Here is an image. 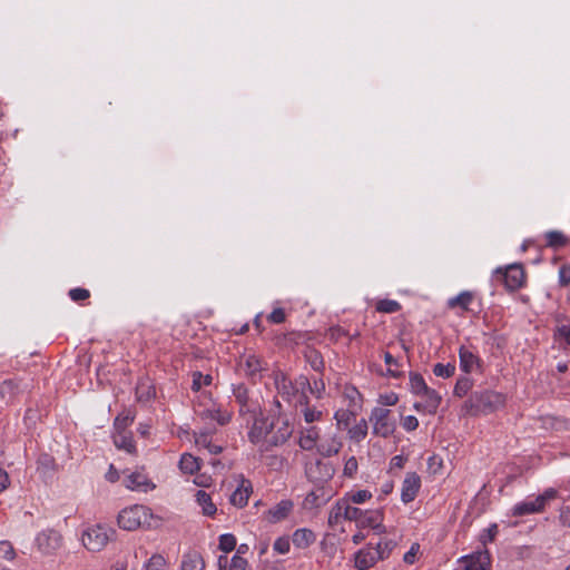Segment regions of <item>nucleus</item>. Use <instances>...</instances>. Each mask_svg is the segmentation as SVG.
<instances>
[{
    "label": "nucleus",
    "mask_w": 570,
    "mask_h": 570,
    "mask_svg": "<svg viewBox=\"0 0 570 570\" xmlns=\"http://www.w3.org/2000/svg\"><path fill=\"white\" fill-rule=\"evenodd\" d=\"M118 524L127 531H134L139 528L150 529L159 524V519L153 514L148 507L134 504L119 512Z\"/></svg>",
    "instance_id": "obj_1"
},
{
    "label": "nucleus",
    "mask_w": 570,
    "mask_h": 570,
    "mask_svg": "<svg viewBox=\"0 0 570 570\" xmlns=\"http://www.w3.org/2000/svg\"><path fill=\"white\" fill-rule=\"evenodd\" d=\"M245 420L247 424L252 422L248 431L249 441L258 446L259 452H266L267 439L276 420L264 416L262 411L261 414L248 416Z\"/></svg>",
    "instance_id": "obj_2"
},
{
    "label": "nucleus",
    "mask_w": 570,
    "mask_h": 570,
    "mask_svg": "<svg viewBox=\"0 0 570 570\" xmlns=\"http://www.w3.org/2000/svg\"><path fill=\"white\" fill-rule=\"evenodd\" d=\"M474 413H492L505 404L504 394L495 391L475 392L470 399Z\"/></svg>",
    "instance_id": "obj_3"
},
{
    "label": "nucleus",
    "mask_w": 570,
    "mask_h": 570,
    "mask_svg": "<svg viewBox=\"0 0 570 570\" xmlns=\"http://www.w3.org/2000/svg\"><path fill=\"white\" fill-rule=\"evenodd\" d=\"M233 395L239 405V414L247 419L248 416L261 414V404L257 399L249 395L245 384H233Z\"/></svg>",
    "instance_id": "obj_4"
},
{
    "label": "nucleus",
    "mask_w": 570,
    "mask_h": 570,
    "mask_svg": "<svg viewBox=\"0 0 570 570\" xmlns=\"http://www.w3.org/2000/svg\"><path fill=\"white\" fill-rule=\"evenodd\" d=\"M373 433L382 438H389L395 431V422L391 419V411L384 407H374L370 415Z\"/></svg>",
    "instance_id": "obj_5"
},
{
    "label": "nucleus",
    "mask_w": 570,
    "mask_h": 570,
    "mask_svg": "<svg viewBox=\"0 0 570 570\" xmlns=\"http://www.w3.org/2000/svg\"><path fill=\"white\" fill-rule=\"evenodd\" d=\"M293 433V428L286 419H276L267 439L266 452L284 444Z\"/></svg>",
    "instance_id": "obj_6"
},
{
    "label": "nucleus",
    "mask_w": 570,
    "mask_h": 570,
    "mask_svg": "<svg viewBox=\"0 0 570 570\" xmlns=\"http://www.w3.org/2000/svg\"><path fill=\"white\" fill-rule=\"evenodd\" d=\"M108 540V530L102 525H94L82 533V543L89 551H100Z\"/></svg>",
    "instance_id": "obj_7"
},
{
    "label": "nucleus",
    "mask_w": 570,
    "mask_h": 570,
    "mask_svg": "<svg viewBox=\"0 0 570 570\" xmlns=\"http://www.w3.org/2000/svg\"><path fill=\"white\" fill-rule=\"evenodd\" d=\"M124 484L131 491L148 492L155 488V484L149 480L144 470L126 471Z\"/></svg>",
    "instance_id": "obj_8"
},
{
    "label": "nucleus",
    "mask_w": 570,
    "mask_h": 570,
    "mask_svg": "<svg viewBox=\"0 0 570 570\" xmlns=\"http://www.w3.org/2000/svg\"><path fill=\"white\" fill-rule=\"evenodd\" d=\"M419 396L422 399V401L415 402L413 404L414 410L431 415L435 414L441 404L442 396L431 387H429L426 392H423Z\"/></svg>",
    "instance_id": "obj_9"
},
{
    "label": "nucleus",
    "mask_w": 570,
    "mask_h": 570,
    "mask_svg": "<svg viewBox=\"0 0 570 570\" xmlns=\"http://www.w3.org/2000/svg\"><path fill=\"white\" fill-rule=\"evenodd\" d=\"M266 364L255 354H245L240 356L238 367L244 374L253 380L266 370Z\"/></svg>",
    "instance_id": "obj_10"
},
{
    "label": "nucleus",
    "mask_w": 570,
    "mask_h": 570,
    "mask_svg": "<svg viewBox=\"0 0 570 570\" xmlns=\"http://www.w3.org/2000/svg\"><path fill=\"white\" fill-rule=\"evenodd\" d=\"M421 488V478L415 472L406 473L401 487V501L412 502Z\"/></svg>",
    "instance_id": "obj_11"
},
{
    "label": "nucleus",
    "mask_w": 570,
    "mask_h": 570,
    "mask_svg": "<svg viewBox=\"0 0 570 570\" xmlns=\"http://www.w3.org/2000/svg\"><path fill=\"white\" fill-rule=\"evenodd\" d=\"M343 446L342 438L338 433H328L324 435L317 445V452L325 458L336 455Z\"/></svg>",
    "instance_id": "obj_12"
},
{
    "label": "nucleus",
    "mask_w": 570,
    "mask_h": 570,
    "mask_svg": "<svg viewBox=\"0 0 570 570\" xmlns=\"http://www.w3.org/2000/svg\"><path fill=\"white\" fill-rule=\"evenodd\" d=\"M463 570H485L490 564V554L487 550L476 551L460 559Z\"/></svg>",
    "instance_id": "obj_13"
},
{
    "label": "nucleus",
    "mask_w": 570,
    "mask_h": 570,
    "mask_svg": "<svg viewBox=\"0 0 570 570\" xmlns=\"http://www.w3.org/2000/svg\"><path fill=\"white\" fill-rule=\"evenodd\" d=\"M253 492V485L252 482L245 478H240L239 484L234 490V492L229 497V502L238 508L242 509L247 505L249 495Z\"/></svg>",
    "instance_id": "obj_14"
},
{
    "label": "nucleus",
    "mask_w": 570,
    "mask_h": 570,
    "mask_svg": "<svg viewBox=\"0 0 570 570\" xmlns=\"http://www.w3.org/2000/svg\"><path fill=\"white\" fill-rule=\"evenodd\" d=\"M36 543L39 550L50 553L60 547L61 535L55 530H45L37 535Z\"/></svg>",
    "instance_id": "obj_15"
},
{
    "label": "nucleus",
    "mask_w": 570,
    "mask_h": 570,
    "mask_svg": "<svg viewBox=\"0 0 570 570\" xmlns=\"http://www.w3.org/2000/svg\"><path fill=\"white\" fill-rule=\"evenodd\" d=\"M380 552L368 544L355 553V568L357 570H367L380 560Z\"/></svg>",
    "instance_id": "obj_16"
},
{
    "label": "nucleus",
    "mask_w": 570,
    "mask_h": 570,
    "mask_svg": "<svg viewBox=\"0 0 570 570\" xmlns=\"http://www.w3.org/2000/svg\"><path fill=\"white\" fill-rule=\"evenodd\" d=\"M502 275L504 285L509 291H515L524 283V271L521 265L513 264L508 266Z\"/></svg>",
    "instance_id": "obj_17"
},
{
    "label": "nucleus",
    "mask_w": 570,
    "mask_h": 570,
    "mask_svg": "<svg viewBox=\"0 0 570 570\" xmlns=\"http://www.w3.org/2000/svg\"><path fill=\"white\" fill-rule=\"evenodd\" d=\"M334 474V469L320 460L306 466V475L313 482H323L331 479Z\"/></svg>",
    "instance_id": "obj_18"
},
{
    "label": "nucleus",
    "mask_w": 570,
    "mask_h": 570,
    "mask_svg": "<svg viewBox=\"0 0 570 570\" xmlns=\"http://www.w3.org/2000/svg\"><path fill=\"white\" fill-rule=\"evenodd\" d=\"M543 509L542 498H527L524 501H521L513 507L512 513L515 517H522L541 512Z\"/></svg>",
    "instance_id": "obj_19"
},
{
    "label": "nucleus",
    "mask_w": 570,
    "mask_h": 570,
    "mask_svg": "<svg viewBox=\"0 0 570 570\" xmlns=\"http://www.w3.org/2000/svg\"><path fill=\"white\" fill-rule=\"evenodd\" d=\"M383 513L381 510H364L358 527L371 528L376 533H383L385 531L382 524Z\"/></svg>",
    "instance_id": "obj_20"
},
{
    "label": "nucleus",
    "mask_w": 570,
    "mask_h": 570,
    "mask_svg": "<svg viewBox=\"0 0 570 570\" xmlns=\"http://www.w3.org/2000/svg\"><path fill=\"white\" fill-rule=\"evenodd\" d=\"M318 440L320 432L316 426L303 428L299 431L298 445L304 451L317 450Z\"/></svg>",
    "instance_id": "obj_21"
},
{
    "label": "nucleus",
    "mask_w": 570,
    "mask_h": 570,
    "mask_svg": "<svg viewBox=\"0 0 570 570\" xmlns=\"http://www.w3.org/2000/svg\"><path fill=\"white\" fill-rule=\"evenodd\" d=\"M459 357L460 367L465 373H471L480 367V358L464 346L460 347Z\"/></svg>",
    "instance_id": "obj_22"
},
{
    "label": "nucleus",
    "mask_w": 570,
    "mask_h": 570,
    "mask_svg": "<svg viewBox=\"0 0 570 570\" xmlns=\"http://www.w3.org/2000/svg\"><path fill=\"white\" fill-rule=\"evenodd\" d=\"M293 509V503L288 500H282L275 507L269 509L266 513V518L269 522L276 523L286 519Z\"/></svg>",
    "instance_id": "obj_23"
},
{
    "label": "nucleus",
    "mask_w": 570,
    "mask_h": 570,
    "mask_svg": "<svg viewBox=\"0 0 570 570\" xmlns=\"http://www.w3.org/2000/svg\"><path fill=\"white\" fill-rule=\"evenodd\" d=\"M316 540L315 533L307 528H299L292 535L293 544L298 549H306Z\"/></svg>",
    "instance_id": "obj_24"
},
{
    "label": "nucleus",
    "mask_w": 570,
    "mask_h": 570,
    "mask_svg": "<svg viewBox=\"0 0 570 570\" xmlns=\"http://www.w3.org/2000/svg\"><path fill=\"white\" fill-rule=\"evenodd\" d=\"M205 562L197 551H190L183 556L180 570H204Z\"/></svg>",
    "instance_id": "obj_25"
},
{
    "label": "nucleus",
    "mask_w": 570,
    "mask_h": 570,
    "mask_svg": "<svg viewBox=\"0 0 570 570\" xmlns=\"http://www.w3.org/2000/svg\"><path fill=\"white\" fill-rule=\"evenodd\" d=\"M298 404L302 406V415L304 421L308 424L320 421L323 416V412L317 410L316 407H312L308 405L307 395H303L298 399Z\"/></svg>",
    "instance_id": "obj_26"
},
{
    "label": "nucleus",
    "mask_w": 570,
    "mask_h": 570,
    "mask_svg": "<svg viewBox=\"0 0 570 570\" xmlns=\"http://www.w3.org/2000/svg\"><path fill=\"white\" fill-rule=\"evenodd\" d=\"M114 444L117 449L124 450L128 453H134L136 451V445L132 439L131 433L129 432H114L112 435Z\"/></svg>",
    "instance_id": "obj_27"
},
{
    "label": "nucleus",
    "mask_w": 570,
    "mask_h": 570,
    "mask_svg": "<svg viewBox=\"0 0 570 570\" xmlns=\"http://www.w3.org/2000/svg\"><path fill=\"white\" fill-rule=\"evenodd\" d=\"M200 417L204 420H213L218 422L220 425H225L230 421V414L227 411H222L217 406H212L208 409H205L199 413Z\"/></svg>",
    "instance_id": "obj_28"
},
{
    "label": "nucleus",
    "mask_w": 570,
    "mask_h": 570,
    "mask_svg": "<svg viewBox=\"0 0 570 570\" xmlns=\"http://www.w3.org/2000/svg\"><path fill=\"white\" fill-rule=\"evenodd\" d=\"M553 340L563 351L570 352V325H558L553 331Z\"/></svg>",
    "instance_id": "obj_29"
},
{
    "label": "nucleus",
    "mask_w": 570,
    "mask_h": 570,
    "mask_svg": "<svg viewBox=\"0 0 570 570\" xmlns=\"http://www.w3.org/2000/svg\"><path fill=\"white\" fill-rule=\"evenodd\" d=\"M195 444L199 449L207 450L210 454H218L222 452V446L212 442V436L207 432L195 433Z\"/></svg>",
    "instance_id": "obj_30"
},
{
    "label": "nucleus",
    "mask_w": 570,
    "mask_h": 570,
    "mask_svg": "<svg viewBox=\"0 0 570 570\" xmlns=\"http://www.w3.org/2000/svg\"><path fill=\"white\" fill-rule=\"evenodd\" d=\"M196 501L205 515L213 517L216 513L217 508L206 491L198 490L196 492Z\"/></svg>",
    "instance_id": "obj_31"
},
{
    "label": "nucleus",
    "mask_w": 570,
    "mask_h": 570,
    "mask_svg": "<svg viewBox=\"0 0 570 570\" xmlns=\"http://www.w3.org/2000/svg\"><path fill=\"white\" fill-rule=\"evenodd\" d=\"M275 384L278 390V392L286 396L287 400H291V397L296 395V392L294 390L293 381L289 380L285 374L279 373L275 376Z\"/></svg>",
    "instance_id": "obj_32"
},
{
    "label": "nucleus",
    "mask_w": 570,
    "mask_h": 570,
    "mask_svg": "<svg viewBox=\"0 0 570 570\" xmlns=\"http://www.w3.org/2000/svg\"><path fill=\"white\" fill-rule=\"evenodd\" d=\"M472 301L473 294L469 291H463L459 295L450 298L448 301V306L450 308L460 307L462 311H468Z\"/></svg>",
    "instance_id": "obj_33"
},
{
    "label": "nucleus",
    "mask_w": 570,
    "mask_h": 570,
    "mask_svg": "<svg viewBox=\"0 0 570 570\" xmlns=\"http://www.w3.org/2000/svg\"><path fill=\"white\" fill-rule=\"evenodd\" d=\"M179 469L184 473L194 474L200 469L199 460L189 453H184L179 460Z\"/></svg>",
    "instance_id": "obj_34"
},
{
    "label": "nucleus",
    "mask_w": 570,
    "mask_h": 570,
    "mask_svg": "<svg viewBox=\"0 0 570 570\" xmlns=\"http://www.w3.org/2000/svg\"><path fill=\"white\" fill-rule=\"evenodd\" d=\"M343 520H345L344 501L341 499L331 508L327 522L331 528H334L338 525Z\"/></svg>",
    "instance_id": "obj_35"
},
{
    "label": "nucleus",
    "mask_w": 570,
    "mask_h": 570,
    "mask_svg": "<svg viewBox=\"0 0 570 570\" xmlns=\"http://www.w3.org/2000/svg\"><path fill=\"white\" fill-rule=\"evenodd\" d=\"M56 460L48 453H42L37 460V470L42 474H50L56 471Z\"/></svg>",
    "instance_id": "obj_36"
},
{
    "label": "nucleus",
    "mask_w": 570,
    "mask_h": 570,
    "mask_svg": "<svg viewBox=\"0 0 570 570\" xmlns=\"http://www.w3.org/2000/svg\"><path fill=\"white\" fill-rule=\"evenodd\" d=\"M410 391L412 394L419 396L423 392H426L429 386L426 385L423 376L419 373L411 372L410 373Z\"/></svg>",
    "instance_id": "obj_37"
},
{
    "label": "nucleus",
    "mask_w": 570,
    "mask_h": 570,
    "mask_svg": "<svg viewBox=\"0 0 570 570\" xmlns=\"http://www.w3.org/2000/svg\"><path fill=\"white\" fill-rule=\"evenodd\" d=\"M367 430V421L365 419H362L353 428L348 430L350 439L355 442H361L366 438Z\"/></svg>",
    "instance_id": "obj_38"
},
{
    "label": "nucleus",
    "mask_w": 570,
    "mask_h": 570,
    "mask_svg": "<svg viewBox=\"0 0 570 570\" xmlns=\"http://www.w3.org/2000/svg\"><path fill=\"white\" fill-rule=\"evenodd\" d=\"M547 246L552 248H560L567 245V237L559 230H550L546 234Z\"/></svg>",
    "instance_id": "obj_39"
},
{
    "label": "nucleus",
    "mask_w": 570,
    "mask_h": 570,
    "mask_svg": "<svg viewBox=\"0 0 570 570\" xmlns=\"http://www.w3.org/2000/svg\"><path fill=\"white\" fill-rule=\"evenodd\" d=\"M305 357L314 371L322 372L324 370L323 357L316 350H307L305 353Z\"/></svg>",
    "instance_id": "obj_40"
},
{
    "label": "nucleus",
    "mask_w": 570,
    "mask_h": 570,
    "mask_svg": "<svg viewBox=\"0 0 570 570\" xmlns=\"http://www.w3.org/2000/svg\"><path fill=\"white\" fill-rule=\"evenodd\" d=\"M343 501H344L345 520L355 521L358 524L364 510L351 505V502L348 501V499H343Z\"/></svg>",
    "instance_id": "obj_41"
},
{
    "label": "nucleus",
    "mask_w": 570,
    "mask_h": 570,
    "mask_svg": "<svg viewBox=\"0 0 570 570\" xmlns=\"http://www.w3.org/2000/svg\"><path fill=\"white\" fill-rule=\"evenodd\" d=\"M135 416L131 412L120 413L114 422L115 432H126V429L134 422Z\"/></svg>",
    "instance_id": "obj_42"
},
{
    "label": "nucleus",
    "mask_w": 570,
    "mask_h": 570,
    "mask_svg": "<svg viewBox=\"0 0 570 570\" xmlns=\"http://www.w3.org/2000/svg\"><path fill=\"white\" fill-rule=\"evenodd\" d=\"M396 543L393 540H381L374 547V550L380 552V560H383L390 556Z\"/></svg>",
    "instance_id": "obj_43"
},
{
    "label": "nucleus",
    "mask_w": 570,
    "mask_h": 570,
    "mask_svg": "<svg viewBox=\"0 0 570 570\" xmlns=\"http://www.w3.org/2000/svg\"><path fill=\"white\" fill-rule=\"evenodd\" d=\"M372 498V493L367 490H358L347 493L343 499H348L351 503L362 504Z\"/></svg>",
    "instance_id": "obj_44"
},
{
    "label": "nucleus",
    "mask_w": 570,
    "mask_h": 570,
    "mask_svg": "<svg viewBox=\"0 0 570 570\" xmlns=\"http://www.w3.org/2000/svg\"><path fill=\"white\" fill-rule=\"evenodd\" d=\"M455 372V366L451 363L443 364V363H436L433 367V373L435 376L439 377H451Z\"/></svg>",
    "instance_id": "obj_45"
},
{
    "label": "nucleus",
    "mask_w": 570,
    "mask_h": 570,
    "mask_svg": "<svg viewBox=\"0 0 570 570\" xmlns=\"http://www.w3.org/2000/svg\"><path fill=\"white\" fill-rule=\"evenodd\" d=\"M212 375L209 374L204 375L200 372H194L191 389L194 391H199L203 386L209 385L212 383Z\"/></svg>",
    "instance_id": "obj_46"
},
{
    "label": "nucleus",
    "mask_w": 570,
    "mask_h": 570,
    "mask_svg": "<svg viewBox=\"0 0 570 570\" xmlns=\"http://www.w3.org/2000/svg\"><path fill=\"white\" fill-rule=\"evenodd\" d=\"M384 362L389 366L387 374L392 377H401L402 372L397 371L399 361L389 352L384 353Z\"/></svg>",
    "instance_id": "obj_47"
},
{
    "label": "nucleus",
    "mask_w": 570,
    "mask_h": 570,
    "mask_svg": "<svg viewBox=\"0 0 570 570\" xmlns=\"http://www.w3.org/2000/svg\"><path fill=\"white\" fill-rule=\"evenodd\" d=\"M236 547V538L230 533H225L219 537V549L224 552H230Z\"/></svg>",
    "instance_id": "obj_48"
},
{
    "label": "nucleus",
    "mask_w": 570,
    "mask_h": 570,
    "mask_svg": "<svg viewBox=\"0 0 570 570\" xmlns=\"http://www.w3.org/2000/svg\"><path fill=\"white\" fill-rule=\"evenodd\" d=\"M400 308V303L393 299H382L376 305V309L381 313H395Z\"/></svg>",
    "instance_id": "obj_49"
},
{
    "label": "nucleus",
    "mask_w": 570,
    "mask_h": 570,
    "mask_svg": "<svg viewBox=\"0 0 570 570\" xmlns=\"http://www.w3.org/2000/svg\"><path fill=\"white\" fill-rule=\"evenodd\" d=\"M166 567V560L160 554H154L149 558L145 564V570H164Z\"/></svg>",
    "instance_id": "obj_50"
},
{
    "label": "nucleus",
    "mask_w": 570,
    "mask_h": 570,
    "mask_svg": "<svg viewBox=\"0 0 570 570\" xmlns=\"http://www.w3.org/2000/svg\"><path fill=\"white\" fill-rule=\"evenodd\" d=\"M16 557V551L11 542L7 540L0 541V559L11 561Z\"/></svg>",
    "instance_id": "obj_51"
},
{
    "label": "nucleus",
    "mask_w": 570,
    "mask_h": 570,
    "mask_svg": "<svg viewBox=\"0 0 570 570\" xmlns=\"http://www.w3.org/2000/svg\"><path fill=\"white\" fill-rule=\"evenodd\" d=\"M472 387V382L468 377H462L458 380L454 386V394L459 397L464 396Z\"/></svg>",
    "instance_id": "obj_52"
},
{
    "label": "nucleus",
    "mask_w": 570,
    "mask_h": 570,
    "mask_svg": "<svg viewBox=\"0 0 570 570\" xmlns=\"http://www.w3.org/2000/svg\"><path fill=\"white\" fill-rule=\"evenodd\" d=\"M294 390L296 394H301L299 397L306 395V390L309 387V380L305 375H299L293 381Z\"/></svg>",
    "instance_id": "obj_53"
},
{
    "label": "nucleus",
    "mask_w": 570,
    "mask_h": 570,
    "mask_svg": "<svg viewBox=\"0 0 570 570\" xmlns=\"http://www.w3.org/2000/svg\"><path fill=\"white\" fill-rule=\"evenodd\" d=\"M289 548H291V542H289V538H287V537L277 538L273 544L274 551H276L277 553H281V554L287 553L289 551Z\"/></svg>",
    "instance_id": "obj_54"
},
{
    "label": "nucleus",
    "mask_w": 570,
    "mask_h": 570,
    "mask_svg": "<svg viewBox=\"0 0 570 570\" xmlns=\"http://www.w3.org/2000/svg\"><path fill=\"white\" fill-rule=\"evenodd\" d=\"M358 463L355 456H351L346 460L343 469V474L348 478H353L357 472Z\"/></svg>",
    "instance_id": "obj_55"
},
{
    "label": "nucleus",
    "mask_w": 570,
    "mask_h": 570,
    "mask_svg": "<svg viewBox=\"0 0 570 570\" xmlns=\"http://www.w3.org/2000/svg\"><path fill=\"white\" fill-rule=\"evenodd\" d=\"M308 391L315 395L316 399H322L325 392V383L323 380H314L313 383L309 382Z\"/></svg>",
    "instance_id": "obj_56"
},
{
    "label": "nucleus",
    "mask_w": 570,
    "mask_h": 570,
    "mask_svg": "<svg viewBox=\"0 0 570 570\" xmlns=\"http://www.w3.org/2000/svg\"><path fill=\"white\" fill-rule=\"evenodd\" d=\"M89 296L90 293L86 288L76 287L69 291V297L75 302L87 299Z\"/></svg>",
    "instance_id": "obj_57"
},
{
    "label": "nucleus",
    "mask_w": 570,
    "mask_h": 570,
    "mask_svg": "<svg viewBox=\"0 0 570 570\" xmlns=\"http://www.w3.org/2000/svg\"><path fill=\"white\" fill-rule=\"evenodd\" d=\"M247 568V560L244 559L242 556L234 554L230 559V564L228 567V570H246Z\"/></svg>",
    "instance_id": "obj_58"
},
{
    "label": "nucleus",
    "mask_w": 570,
    "mask_h": 570,
    "mask_svg": "<svg viewBox=\"0 0 570 570\" xmlns=\"http://www.w3.org/2000/svg\"><path fill=\"white\" fill-rule=\"evenodd\" d=\"M344 396L350 400V405L353 406L361 400V394L354 386H346L344 389Z\"/></svg>",
    "instance_id": "obj_59"
},
{
    "label": "nucleus",
    "mask_w": 570,
    "mask_h": 570,
    "mask_svg": "<svg viewBox=\"0 0 570 570\" xmlns=\"http://www.w3.org/2000/svg\"><path fill=\"white\" fill-rule=\"evenodd\" d=\"M402 428L405 431H414L419 426V420L414 415H407L402 419Z\"/></svg>",
    "instance_id": "obj_60"
},
{
    "label": "nucleus",
    "mask_w": 570,
    "mask_h": 570,
    "mask_svg": "<svg viewBox=\"0 0 570 570\" xmlns=\"http://www.w3.org/2000/svg\"><path fill=\"white\" fill-rule=\"evenodd\" d=\"M351 415L352 413L350 411L340 410L335 412L334 419L336 420L337 425L347 426L350 423Z\"/></svg>",
    "instance_id": "obj_61"
},
{
    "label": "nucleus",
    "mask_w": 570,
    "mask_h": 570,
    "mask_svg": "<svg viewBox=\"0 0 570 570\" xmlns=\"http://www.w3.org/2000/svg\"><path fill=\"white\" fill-rule=\"evenodd\" d=\"M559 283L567 286L570 283V265H562L559 268Z\"/></svg>",
    "instance_id": "obj_62"
},
{
    "label": "nucleus",
    "mask_w": 570,
    "mask_h": 570,
    "mask_svg": "<svg viewBox=\"0 0 570 570\" xmlns=\"http://www.w3.org/2000/svg\"><path fill=\"white\" fill-rule=\"evenodd\" d=\"M268 321L275 324H281L285 321V312L283 308H274L268 315Z\"/></svg>",
    "instance_id": "obj_63"
},
{
    "label": "nucleus",
    "mask_w": 570,
    "mask_h": 570,
    "mask_svg": "<svg viewBox=\"0 0 570 570\" xmlns=\"http://www.w3.org/2000/svg\"><path fill=\"white\" fill-rule=\"evenodd\" d=\"M560 521L563 525L570 527V505L563 507L560 510Z\"/></svg>",
    "instance_id": "obj_64"
}]
</instances>
